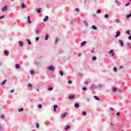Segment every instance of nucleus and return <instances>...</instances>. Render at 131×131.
<instances>
[{
    "instance_id": "nucleus-33",
    "label": "nucleus",
    "mask_w": 131,
    "mask_h": 131,
    "mask_svg": "<svg viewBox=\"0 0 131 131\" xmlns=\"http://www.w3.org/2000/svg\"><path fill=\"white\" fill-rule=\"evenodd\" d=\"M4 54H7V55H8L9 54V51H7V50H5L4 51Z\"/></svg>"
},
{
    "instance_id": "nucleus-50",
    "label": "nucleus",
    "mask_w": 131,
    "mask_h": 131,
    "mask_svg": "<svg viewBox=\"0 0 131 131\" xmlns=\"http://www.w3.org/2000/svg\"><path fill=\"white\" fill-rule=\"evenodd\" d=\"M128 39L129 40H131V36H129V37L128 38Z\"/></svg>"
},
{
    "instance_id": "nucleus-54",
    "label": "nucleus",
    "mask_w": 131,
    "mask_h": 131,
    "mask_svg": "<svg viewBox=\"0 0 131 131\" xmlns=\"http://www.w3.org/2000/svg\"><path fill=\"white\" fill-rule=\"evenodd\" d=\"M83 91H86V88H83Z\"/></svg>"
},
{
    "instance_id": "nucleus-32",
    "label": "nucleus",
    "mask_w": 131,
    "mask_h": 131,
    "mask_svg": "<svg viewBox=\"0 0 131 131\" xmlns=\"http://www.w3.org/2000/svg\"><path fill=\"white\" fill-rule=\"evenodd\" d=\"M108 17H109V15H108V14H105V15H104V18H108Z\"/></svg>"
},
{
    "instance_id": "nucleus-15",
    "label": "nucleus",
    "mask_w": 131,
    "mask_h": 131,
    "mask_svg": "<svg viewBox=\"0 0 131 131\" xmlns=\"http://www.w3.org/2000/svg\"><path fill=\"white\" fill-rule=\"evenodd\" d=\"M74 98V95H71L69 97V100H72Z\"/></svg>"
},
{
    "instance_id": "nucleus-1",
    "label": "nucleus",
    "mask_w": 131,
    "mask_h": 131,
    "mask_svg": "<svg viewBox=\"0 0 131 131\" xmlns=\"http://www.w3.org/2000/svg\"><path fill=\"white\" fill-rule=\"evenodd\" d=\"M48 69L51 71H55V68L54 67H49Z\"/></svg>"
},
{
    "instance_id": "nucleus-40",
    "label": "nucleus",
    "mask_w": 131,
    "mask_h": 131,
    "mask_svg": "<svg viewBox=\"0 0 131 131\" xmlns=\"http://www.w3.org/2000/svg\"><path fill=\"white\" fill-rule=\"evenodd\" d=\"M119 115H120V113L118 112L116 114L117 116H119Z\"/></svg>"
},
{
    "instance_id": "nucleus-47",
    "label": "nucleus",
    "mask_w": 131,
    "mask_h": 131,
    "mask_svg": "<svg viewBox=\"0 0 131 131\" xmlns=\"http://www.w3.org/2000/svg\"><path fill=\"white\" fill-rule=\"evenodd\" d=\"M110 110H111V111H113V107H110Z\"/></svg>"
},
{
    "instance_id": "nucleus-2",
    "label": "nucleus",
    "mask_w": 131,
    "mask_h": 131,
    "mask_svg": "<svg viewBox=\"0 0 131 131\" xmlns=\"http://www.w3.org/2000/svg\"><path fill=\"white\" fill-rule=\"evenodd\" d=\"M7 10H8V6H5V7H4L2 10V12H6V11H7Z\"/></svg>"
},
{
    "instance_id": "nucleus-28",
    "label": "nucleus",
    "mask_w": 131,
    "mask_h": 131,
    "mask_svg": "<svg viewBox=\"0 0 131 131\" xmlns=\"http://www.w3.org/2000/svg\"><path fill=\"white\" fill-rule=\"evenodd\" d=\"M49 39V35H46L45 40H48Z\"/></svg>"
},
{
    "instance_id": "nucleus-31",
    "label": "nucleus",
    "mask_w": 131,
    "mask_h": 131,
    "mask_svg": "<svg viewBox=\"0 0 131 131\" xmlns=\"http://www.w3.org/2000/svg\"><path fill=\"white\" fill-rule=\"evenodd\" d=\"M22 111H23V108L22 107L18 110V112H22Z\"/></svg>"
},
{
    "instance_id": "nucleus-22",
    "label": "nucleus",
    "mask_w": 131,
    "mask_h": 131,
    "mask_svg": "<svg viewBox=\"0 0 131 131\" xmlns=\"http://www.w3.org/2000/svg\"><path fill=\"white\" fill-rule=\"evenodd\" d=\"M59 74L61 76H63V75H64V73H63V71H59Z\"/></svg>"
},
{
    "instance_id": "nucleus-14",
    "label": "nucleus",
    "mask_w": 131,
    "mask_h": 131,
    "mask_svg": "<svg viewBox=\"0 0 131 131\" xmlns=\"http://www.w3.org/2000/svg\"><path fill=\"white\" fill-rule=\"evenodd\" d=\"M15 68H16V69H20V66H19V64H16L15 65Z\"/></svg>"
},
{
    "instance_id": "nucleus-51",
    "label": "nucleus",
    "mask_w": 131,
    "mask_h": 131,
    "mask_svg": "<svg viewBox=\"0 0 131 131\" xmlns=\"http://www.w3.org/2000/svg\"><path fill=\"white\" fill-rule=\"evenodd\" d=\"M10 93H14V90L10 91Z\"/></svg>"
},
{
    "instance_id": "nucleus-56",
    "label": "nucleus",
    "mask_w": 131,
    "mask_h": 131,
    "mask_svg": "<svg viewBox=\"0 0 131 131\" xmlns=\"http://www.w3.org/2000/svg\"><path fill=\"white\" fill-rule=\"evenodd\" d=\"M110 124H111V126H113V124L110 123Z\"/></svg>"
},
{
    "instance_id": "nucleus-21",
    "label": "nucleus",
    "mask_w": 131,
    "mask_h": 131,
    "mask_svg": "<svg viewBox=\"0 0 131 131\" xmlns=\"http://www.w3.org/2000/svg\"><path fill=\"white\" fill-rule=\"evenodd\" d=\"M129 17H131V12H130V14L127 15L126 16V18H127V19H128V18H129Z\"/></svg>"
},
{
    "instance_id": "nucleus-11",
    "label": "nucleus",
    "mask_w": 131,
    "mask_h": 131,
    "mask_svg": "<svg viewBox=\"0 0 131 131\" xmlns=\"http://www.w3.org/2000/svg\"><path fill=\"white\" fill-rule=\"evenodd\" d=\"M120 35V32L119 31H117L116 35V37H118Z\"/></svg>"
},
{
    "instance_id": "nucleus-57",
    "label": "nucleus",
    "mask_w": 131,
    "mask_h": 131,
    "mask_svg": "<svg viewBox=\"0 0 131 131\" xmlns=\"http://www.w3.org/2000/svg\"><path fill=\"white\" fill-rule=\"evenodd\" d=\"M122 68H123V67H120V69H122Z\"/></svg>"
},
{
    "instance_id": "nucleus-12",
    "label": "nucleus",
    "mask_w": 131,
    "mask_h": 131,
    "mask_svg": "<svg viewBox=\"0 0 131 131\" xmlns=\"http://www.w3.org/2000/svg\"><path fill=\"white\" fill-rule=\"evenodd\" d=\"M57 107H58V105H54L53 110H54V112H56V109H57Z\"/></svg>"
},
{
    "instance_id": "nucleus-58",
    "label": "nucleus",
    "mask_w": 131,
    "mask_h": 131,
    "mask_svg": "<svg viewBox=\"0 0 131 131\" xmlns=\"http://www.w3.org/2000/svg\"><path fill=\"white\" fill-rule=\"evenodd\" d=\"M92 86H93V88H94V87L96 86V85H93Z\"/></svg>"
},
{
    "instance_id": "nucleus-30",
    "label": "nucleus",
    "mask_w": 131,
    "mask_h": 131,
    "mask_svg": "<svg viewBox=\"0 0 131 131\" xmlns=\"http://www.w3.org/2000/svg\"><path fill=\"white\" fill-rule=\"evenodd\" d=\"M126 33L128 35L130 34V31L129 30L127 31Z\"/></svg>"
},
{
    "instance_id": "nucleus-41",
    "label": "nucleus",
    "mask_w": 131,
    "mask_h": 131,
    "mask_svg": "<svg viewBox=\"0 0 131 131\" xmlns=\"http://www.w3.org/2000/svg\"><path fill=\"white\" fill-rule=\"evenodd\" d=\"M114 70L115 72H116V71H117V69L116 68H114Z\"/></svg>"
},
{
    "instance_id": "nucleus-42",
    "label": "nucleus",
    "mask_w": 131,
    "mask_h": 131,
    "mask_svg": "<svg viewBox=\"0 0 131 131\" xmlns=\"http://www.w3.org/2000/svg\"><path fill=\"white\" fill-rule=\"evenodd\" d=\"M84 84H85L86 85H88V84H89V83L87 81H85Z\"/></svg>"
},
{
    "instance_id": "nucleus-27",
    "label": "nucleus",
    "mask_w": 131,
    "mask_h": 131,
    "mask_svg": "<svg viewBox=\"0 0 131 131\" xmlns=\"http://www.w3.org/2000/svg\"><path fill=\"white\" fill-rule=\"evenodd\" d=\"M36 127L37 128H39V124H38V123H36Z\"/></svg>"
},
{
    "instance_id": "nucleus-10",
    "label": "nucleus",
    "mask_w": 131,
    "mask_h": 131,
    "mask_svg": "<svg viewBox=\"0 0 131 131\" xmlns=\"http://www.w3.org/2000/svg\"><path fill=\"white\" fill-rule=\"evenodd\" d=\"M69 128H70V125L66 126L65 127H64L65 130H68Z\"/></svg>"
},
{
    "instance_id": "nucleus-25",
    "label": "nucleus",
    "mask_w": 131,
    "mask_h": 131,
    "mask_svg": "<svg viewBox=\"0 0 131 131\" xmlns=\"http://www.w3.org/2000/svg\"><path fill=\"white\" fill-rule=\"evenodd\" d=\"M92 29H94V30H97V27H96V26H92Z\"/></svg>"
},
{
    "instance_id": "nucleus-55",
    "label": "nucleus",
    "mask_w": 131,
    "mask_h": 131,
    "mask_svg": "<svg viewBox=\"0 0 131 131\" xmlns=\"http://www.w3.org/2000/svg\"><path fill=\"white\" fill-rule=\"evenodd\" d=\"M91 53H95V51L92 50V51H91Z\"/></svg>"
},
{
    "instance_id": "nucleus-52",
    "label": "nucleus",
    "mask_w": 131,
    "mask_h": 131,
    "mask_svg": "<svg viewBox=\"0 0 131 131\" xmlns=\"http://www.w3.org/2000/svg\"><path fill=\"white\" fill-rule=\"evenodd\" d=\"M118 92H120V93H121V92H122V91H121V90L119 89V90H118Z\"/></svg>"
},
{
    "instance_id": "nucleus-39",
    "label": "nucleus",
    "mask_w": 131,
    "mask_h": 131,
    "mask_svg": "<svg viewBox=\"0 0 131 131\" xmlns=\"http://www.w3.org/2000/svg\"><path fill=\"white\" fill-rule=\"evenodd\" d=\"M97 14H99V13H101V10L99 9L97 11Z\"/></svg>"
},
{
    "instance_id": "nucleus-62",
    "label": "nucleus",
    "mask_w": 131,
    "mask_h": 131,
    "mask_svg": "<svg viewBox=\"0 0 131 131\" xmlns=\"http://www.w3.org/2000/svg\"><path fill=\"white\" fill-rule=\"evenodd\" d=\"M129 2H130L131 0H129Z\"/></svg>"
},
{
    "instance_id": "nucleus-26",
    "label": "nucleus",
    "mask_w": 131,
    "mask_h": 131,
    "mask_svg": "<svg viewBox=\"0 0 131 131\" xmlns=\"http://www.w3.org/2000/svg\"><path fill=\"white\" fill-rule=\"evenodd\" d=\"M92 60H93V61H96V60H97V57L94 56V57H93V58H92Z\"/></svg>"
},
{
    "instance_id": "nucleus-49",
    "label": "nucleus",
    "mask_w": 131,
    "mask_h": 131,
    "mask_svg": "<svg viewBox=\"0 0 131 131\" xmlns=\"http://www.w3.org/2000/svg\"><path fill=\"white\" fill-rule=\"evenodd\" d=\"M1 118H2V119H4V118H5V117L4 116V115L1 116Z\"/></svg>"
},
{
    "instance_id": "nucleus-7",
    "label": "nucleus",
    "mask_w": 131,
    "mask_h": 131,
    "mask_svg": "<svg viewBox=\"0 0 131 131\" xmlns=\"http://www.w3.org/2000/svg\"><path fill=\"white\" fill-rule=\"evenodd\" d=\"M67 114H68L67 113H65L64 114H62V115H61V118H65V116H66V115H67Z\"/></svg>"
},
{
    "instance_id": "nucleus-36",
    "label": "nucleus",
    "mask_w": 131,
    "mask_h": 131,
    "mask_svg": "<svg viewBox=\"0 0 131 131\" xmlns=\"http://www.w3.org/2000/svg\"><path fill=\"white\" fill-rule=\"evenodd\" d=\"M75 11H76V12H79V9H78V8H76L75 9Z\"/></svg>"
},
{
    "instance_id": "nucleus-3",
    "label": "nucleus",
    "mask_w": 131,
    "mask_h": 131,
    "mask_svg": "<svg viewBox=\"0 0 131 131\" xmlns=\"http://www.w3.org/2000/svg\"><path fill=\"white\" fill-rule=\"evenodd\" d=\"M108 54L110 55H111V54H112V56H114V55H115L113 50H111V51H110V52H108Z\"/></svg>"
},
{
    "instance_id": "nucleus-18",
    "label": "nucleus",
    "mask_w": 131,
    "mask_h": 131,
    "mask_svg": "<svg viewBox=\"0 0 131 131\" xmlns=\"http://www.w3.org/2000/svg\"><path fill=\"white\" fill-rule=\"evenodd\" d=\"M25 5V4L24 3H22L21 5H20V7H21V9H24V6Z\"/></svg>"
},
{
    "instance_id": "nucleus-38",
    "label": "nucleus",
    "mask_w": 131,
    "mask_h": 131,
    "mask_svg": "<svg viewBox=\"0 0 131 131\" xmlns=\"http://www.w3.org/2000/svg\"><path fill=\"white\" fill-rule=\"evenodd\" d=\"M70 83H72V81L71 80L68 81V84H70Z\"/></svg>"
},
{
    "instance_id": "nucleus-6",
    "label": "nucleus",
    "mask_w": 131,
    "mask_h": 131,
    "mask_svg": "<svg viewBox=\"0 0 131 131\" xmlns=\"http://www.w3.org/2000/svg\"><path fill=\"white\" fill-rule=\"evenodd\" d=\"M112 91L113 93H116V92H117V89H116L115 87H114L113 88Z\"/></svg>"
},
{
    "instance_id": "nucleus-20",
    "label": "nucleus",
    "mask_w": 131,
    "mask_h": 131,
    "mask_svg": "<svg viewBox=\"0 0 131 131\" xmlns=\"http://www.w3.org/2000/svg\"><path fill=\"white\" fill-rule=\"evenodd\" d=\"M83 24H84V25H85V26H88V24L86 22V21H85V20L83 21Z\"/></svg>"
},
{
    "instance_id": "nucleus-37",
    "label": "nucleus",
    "mask_w": 131,
    "mask_h": 131,
    "mask_svg": "<svg viewBox=\"0 0 131 131\" xmlns=\"http://www.w3.org/2000/svg\"><path fill=\"white\" fill-rule=\"evenodd\" d=\"M35 40L37 41L38 40H39V37H37L36 38Z\"/></svg>"
},
{
    "instance_id": "nucleus-48",
    "label": "nucleus",
    "mask_w": 131,
    "mask_h": 131,
    "mask_svg": "<svg viewBox=\"0 0 131 131\" xmlns=\"http://www.w3.org/2000/svg\"><path fill=\"white\" fill-rule=\"evenodd\" d=\"M38 107V108H41V104H39Z\"/></svg>"
},
{
    "instance_id": "nucleus-29",
    "label": "nucleus",
    "mask_w": 131,
    "mask_h": 131,
    "mask_svg": "<svg viewBox=\"0 0 131 131\" xmlns=\"http://www.w3.org/2000/svg\"><path fill=\"white\" fill-rule=\"evenodd\" d=\"M59 40V39H58V38H56V40H55V45H57V43L58 42V41Z\"/></svg>"
},
{
    "instance_id": "nucleus-43",
    "label": "nucleus",
    "mask_w": 131,
    "mask_h": 131,
    "mask_svg": "<svg viewBox=\"0 0 131 131\" xmlns=\"http://www.w3.org/2000/svg\"><path fill=\"white\" fill-rule=\"evenodd\" d=\"M3 18H5V15H3L2 16H0V19H3Z\"/></svg>"
},
{
    "instance_id": "nucleus-24",
    "label": "nucleus",
    "mask_w": 131,
    "mask_h": 131,
    "mask_svg": "<svg viewBox=\"0 0 131 131\" xmlns=\"http://www.w3.org/2000/svg\"><path fill=\"white\" fill-rule=\"evenodd\" d=\"M41 9H40V8H38V9H37V13H38V14H39V13H41V11H40V10H41Z\"/></svg>"
},
{
    "instance_id": "nucleus-46",
    "label": "nucleus",
    "mask_w": 131,
    "mask_h": 131,
    "mask_svg": "<svg viewBox=\"0 0 131 131\" xmlns=\"http://www.w3.org/2000/svg\"><path fill=\"white\" fill-rule=\"evenodd\" d=\"M48 90L49 91H53V88H50Z\"/></svg>"
},
{
    "instance_id": "nucleus-19",
    "label": "nucleus",
    "mask_w": 131,
    "mask_h": 131,
    "mask_svg": "<svg viewBox=\"0 0 131 131\" xmlns=\"http://www.w3.org/2000/svg\"><path fill=\"white\" fill-rule=\"evenodd\" d=\"M119 42L121 47H123V42H122V41L121 40H119Z\"/></svg>"
},
{
    "instance_id": "nucleus-35",
    "label": "nucleus",
    "mask_w": 131,
    "mask_h": 131,
    "mask_svg": "<svg viewBox=\"0 0 131 131\" xmlns=\"http://www.w3.org/2000/svg\"><path fill=\"white\" fill-rule=\"evenodd\" d=\"M31 86H32V84H28V88H31Z\"/></svg>"
},
{
    "instance_id": "nucleus-5",
    "label": "nucleus",
    "mask_w": 131,
    "mask_h": 131,
    "mask_svg": "<svg viewBox=\"0 0 131 131\" xmlns=\"http://www.w3.org/2000/svg\"><path fill=\"white\" fill-rule=\"evenodd\" d=\"M28 23L30 24L31 23V20H30V16H28Z\"/></svg>"
},
{
    "instance_id": "nucleus-60",
    "label": "nucleus",
    "mask_w": 131,
    "mask_h": 131,
    "mask_svg": "<svg viewBox=\"0 0 131 131\" xmlns=\"http://www.w3.org/2000/svg\"><path fill=\"white\" fill-rule=\"evenodd\" d=\"M85 1H88V0H85V2H84L85 4Z\"/></svg>"
},
{
    "instance_id": "nucleus-4",
    "label": "nucleus",
    "mask_w": 131,
    "mask_h": 131,
    "mask_svg": "<svg viewBox=\"0 0 131 131\" xmlns=\"http://www.w3.org/2000/svg\"><path fill=\"white\" fill-rule=\"evenodd\" d=\"M86 41H84L82 42L81 43V47H83V46H85L86 43Z\"/></svg>"
},
{
    "instance_id": "nucleus-44",
    "label": "nucleus",
    "mask_w": 131,
    "mask_h": 131,
    "mask_svg": "<svg viewBox=\"0 0 131 131\" xmlns=\"http://www.w3.org/2000/svg\"><path fill=\"white\" fill-rule=\"evenodd\" d=\"M128 6H129V3L126 4V7H128Z\"/></svg>"
},
{
    "instance_id": "nucleus-59",
    "label": "nucleus",
    "mask_w": 131,
    "mask_h": 131,
    "mask_svg": "<svg viewBox=\"0 0 131 131\" xmlns=\"http://www.w3.org/2000/svg\"><path fill=\"white\" fill-rule=\"evenodd\" d=\"M37 92H39V89H37Z\"/></svg>"
},
{
    "instance_id": "nucleus-9",
    "label": "nucleus",
    "mask_w": 131,
    "mask_h": 131,
    "mask_svg": "<svg viewBox=\"0 0 131 131\" xmlns=\"http://www.w3.org/2000/svg\"><path fill=\"white\" fill-rule=\"evenodd\" d=\"M18 44L20 47H23L24 43L23 41H18Z\"/></svg>"
},
{
    "instance_id": "nucleus-8",
    "label": "nucleus",
    "mask_w": 131,
    "mask_h": 131,
    "mask_svg": "<svg viewBox=\"0 0 131 131\" xmlns=\"http://www.w3.org/2000/svg\"><path fill=\"white\" fill-rule=\"evenodd\" d=\"M48 20H49V16H46L45 18L43 19V21L47 22V21H48Z\"/></svg>"
},
{
    "instance_id": "nucleus-23",
    "label": "nucleus",
    "mask_w": 131,
    "mask_h": 131,
    "mask_svg": "<svg viewBox=\"0 0 131 131\" xmlns=\"http://www.w3.org/2000/svg\"><path fill=\"white\" fill-rule=\"evenodd\" d=\"M27 41H28V45H31V41H30V40L29 39H27Z\"/></svg>"
},
{
    "instance_id": "nucleus-17",
    "label": "nucleus",
    "mask_w": 131,
    "mask_h": 131,
    "mask_svg": "<svg viewBox=\"0 0 131 131\" xmlns=\"http://www.w3.org/2000/svg\"><path fill=\"white\" fill-rule=\"evenodd\" d=\"M6 82H7V80H5L4 81H3L2 83H1V85H4V84H5L6 83Z\"/></svg>"
},
{
    "instance_id": "nucleus-13",
    "label": "nucleus",
    "mask_w": 131,
    "mask_h": 131,
    "mask_svg": "<svg viewBox=\"0 0 131 131\" xmlns=\"http://www.w3.org/2000/svg\"><path fill=\"white\" fill-rule=\"evenodd\" d=\"M94 98L97 100V101H100V98H99V97H98V96H94Z\"/></svg>"
},
{
    "instance_id": "nucleus-61",
    "label": "nucleus",
    "mask_w": 131,
    "mask_h": 131,
    "mask_svg": "<svg viewBox=\"0 0 131 131\" xmlns=\"http://www.w3.org/2000/svg\"><path fill=\"white\" fill-rule=\"evenodd\" d=\"M12 2H13V1H14V0H11Z\"/></svg>"
},
{
    "instance_id": "nucleus-16",
    "label": "nucleus",
    "mask_w": 131,
    "mask_h": 131,
    "mask_svg": "<svg viewBox=\"0 0 131 131\" xmlns=\"http://www.w3.org/2000/svg\"><path fill=\"white\" fill-rule=\"evenodd\" d=\"M74 106L76 108H78L79 107V103H75Z\"/></svg>"
},
{
    "instance_id": "nucleus-53",
    "label": "nucleus",
    "mask_w": 131,
    "mask_h": 131,
    "mask_svg": "<svg viewBox=\"0 0 131 131\" xmlns=\"http://www.w3.org/2000/svg\"><path fill=\"white\" fill-rule=\"evenodd\" d=\"M36 33H39V31H38V30H37L36 31Z\"/></svg>"
},
{
    "instance_id": "nucleus-34",
    "label": "nucleus",
    "mask_w": 131,
    "mask_h": 131,
    "mask_svg": "<svg viewBox=\"0 0 131 131\" xmlns=\"http://www.w3.org/2000/svg\"><path fill=\"white\" fill-rule=\"evenodd\" d=\"M82 114H83V115L84 116H85V115H86V112H83L82 113Z\"/></svg>"
},
{
    "instance_id": "nucleus-45",
    "label": "nucleus",
    "mask_w": 131,
    "mask_h": 131,
    "mask_svg": "<svg viewBox=\"0 0 131 131\" xmlns=\"http://www.w3.org/2000/svg\"><path fill=\"white\" fill-rule=\"evenodd\" d=\"M31 74H34V71H31Z\"/></svg>"
}]
</instances>
